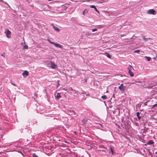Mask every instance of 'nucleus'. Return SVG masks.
I'll list each match as a JSON object with an SVG mask.
<instances>
[{
    "label": "nucleus",
    "mask_w": 157,
    "mask_h": 157,
    "mask_svg": "<svg viewBox=\"0 0 157 157\" xmlns=\"http://www.w3.org/2000/svg\"><path fill=\"white\" fill-rule=\"evenodd\" d=\"M90 7L91 8H94V9H95V8H96L95 6H94V5H91L90 6Z\"/></svg>",
    "instance_id": "4be33fe9"
},
{
    "label": "nucleus",
    "mask_w": 157,
    "mask_h": 157,
    "mask_svg": "<svg viewBox=\"0 0 157 157\" xmlns=\"http://www.w3.org/2000/svg\"><path fill=\"white\" fill-rule=\"evenodd\" d=\"M1 56H2L4 57H5V54H1Z\"/></svg>",
    "instance_id": "c756f323"
},
{
    "label": "nucleus",
    "mask_w": 157,
    "mask_h": 157,
    "mask_svg": "<svg viewBox=\"0 0 157 157\" xmlns=\"http://www.w3.org/2000/svg\"><path fill=\"white\" fill-rule=\"evenodd\" d=\"M84 81L85 82H86L87 81V79L86 78H85L84 79Z\"/></svg>",
    "instance_id": "7c9ffc66"
},
{
    "label": "nucleus",
    "mask_w": 157,
    "mask_h": 157,
    "mask_svg": "<svg viewBox=\"0 0 157 157\" xmlns=\"http://www.w3.org/2000/svg\"><path fill=\"white\" fill-rule=\"evenodd\" d=\"M86 34L87 35H89V33H86Z\"/></svg>",
    "instance_id": "e433bc0d"
},
{
    "label": "nucleus",
    "mask_w": 157,
    "mask_h": 157,
    "mask_svg": "<svg viewBox=\"0 0 157 157\" xmlns=\"http://www.w3.org/2000/svg\"><path fill=\"white\" fill-rule=\"evenodd\" d=\"M87 120V119L86 118H85L82 121V122L83 123V124H85Z\"/></svg>",
    "instance_id": "9b49d317"
},
{
    "label": "nucleus",
    "mask_w": 157,
    "mask_h": 157,
    "mask_svg": "<svg viewBox=\"0 0 157 157\" xmlns=\"http://www.w3.org/2000/svg\"><path fill=\"white\" fill-rule=\"evenodd\" d=\"M71 113H74V115H75L76 114H75V112L73 110H72V111H71Z\"/></svg>",
    "instance_id": "2f4dec72"
},
{
    "label": "nucleus",
    "mask_w": 157,
    "mask_h": 157,
    "mask_svg": "<svg viewBox=\"0 0 157 157\" xmlns=\"http://www.w3.org/2000/svg\"><path fill=\"white\" fill-rule=\"evenodd\" d=\"M137 116L138 117V119L140 120L141 118V117L140 116V113L139 112H137L136 113Z\"/></svg>",
    "instance_id": "f8f14e48"
},
{
    "label": "nucleus",
    "mask_w": 157,
    "mask_h": 157,
    "mask_svg": "<svg viewBox=\"0 0 157 157\" xmlns=\"http://www.w3.org/2000/svg\"><path fill=\"white\" fill-rule=\"evenodd\" d=\"M140 106H141V105H140L139 104H138L136 106V108H137V107H140Z\"/></svg>",
    "instance_id": "a878e982"
},
{
    "label": "nucleus",
    "mask_w": 157,
    "mask_h": 157,
    "mask_svg": "<svg viewBox=\"0 0 157 157\" xmlns=\"http://www.w3.org/2000/svg\"><path fill=\"white\" fill-rule=\"evenodd\" d=\"M49 1H52V0H48Z\"/></svg>",
    "instance_id": "ea45409f"
},
{
    "label": "nucleus",
    "mask_w": 157,
    "mask_h": 157,
    "mask_svg": "<svg viewBox=\"0 0 157 157\" xmlns=\"http://www.w3.org/2000/svg\"><path fill=\"white\" fill-rule=\"evenodd\" d=\"M145 57L148 61H149L151 60V58L149 57L145 56Z\"/></svg>",
    "instance_id": "4468645a"
},
{
    "label": "nucleus",
    "mask_w": 157,
    "mask_h": 157,
    "mask_svg": "<svg viewBox=\"0 0 157 157\" xmlns=\"http://www.w3.org/2000/svg\"><path fill=\"white\" fill-rule=\"evenodd\" d=\"M59 80H58L57 81V85L56 86V87L57 88H58V87L59 86Z\"/></svg>",
    "instance_id": "6ab92c4d"
},
{
    "label": "nucleus",
    "mask_w": 157,
    "mask_h": 157,
    "mask_svg": "<svg viewBox=\"0 0 157 157\" xmlns=\"http://www.w3.org/2000/svg\"><path fill=\"white\" fill-rule=\"evenodd\" d=\"M63 90H65V91H68L67 89H66L65 88H63Z\"/></svg>",
    "instance_id": "473e14b6"
},
{
    "label": "nucleus",
    "mask_w": 157,
    "mask_h": 157,
    "mask_svg": "<svg viewBox=\"0 0 157 157\" xmlns=\"http://www.w3.org/2000/svg\"><path fill=\"white\" fill-rule=\"evenodd\" d=\"M5 33H6V36L7 38H11V32L8 29L6 30Z\"/></svg>",
    "instance_id": "7ed1b4c3"
},
{
    "label": "nucleus",
    "mask_w": 157,
    "mask_h": 157,
    "mask_svg": "<svg viewBox=\"0 0 157 157\" xmlns=\"http://www.w3.org/2000/svg\"><path fill=\"white\" fill-rule=\"evenodd\" d=\"M50 67L53 69H55L57 68V66L56 65L54 64L53 62H51Z\"/></svg>",
    "instance_id": "39448f33"
},
{
    "label": "nucleus",
    "mask_w": 157,
    "mask_h": 157,
    "mask_svg": "<svg viewBox=\"0 0 157 157\" xmlns=\"http://www.w3.org/2000/svg\"><path fill=\"white\" fill-rule=\"evenodd\" d=\"M140 52V50H136V51H134V53H139Z\"/></svg>",
    "instance_id": "b1692460"
},
{
    "label": "nucleus",
    "mask_w": 157,
    "mask_h": 157,
    "mask_svg": "<svg viewBox=\"0 0 157 157\" xmlns=\"http://www.w3.org/2000/svg\"><path fill=\"white\" fill-rule=\"evenodd\" d=\"M88 12V10L86 9H85L83 12L82 14L84 15H85V13H87Z\"/></svg>",
    "instance_id": "ddd939ff"
},
{
    "label": "nucleus",
    "mask_w": 157,
    "mask_h": 157,
    "mask_svg": "<svg viewBox=\"0 0 157 157\" xmlns=\"http://www.w3.org/2000/svg\"><path fill=\"white\" fill-rule=\"evenodd\" d=\"M139 82L141 83V82Z\"/></svg>",
    "instance_id": "a19ab883"
},
{
    "label": "nucleus",
    "mask_w": 157,
    "mask_h": 157,
    "mask_svg": "<svg viewBox=\"0 0 157 157\" xmlns=\"http://www.w3.org/2000/svg\"><path fill=\"white\" fill-rule=\"evenodd\" d=\"M55 97L57 99H59V98H60L61 97V96L60 95V93H58L57 94V95L55 96Z\"/></svg>",
    "instance_id": "9d476101"
},
{
    "label": "nucleus",
    "mask_w": 157,
    "mask_h": 157,
    "mask_svg": "<svg viewBox=\"0 0 157 157\" xmlns=\"http://www.w3.org/2000/svg\"><path fill=\"white\" fill-rule=\"evenodd\" d=\"M97 29H92V31L93 32H94L97 31Z\"/></svg>",
    "instance_id": "393cba45"
},
{
    "label": "nucleus",
    "mask_w": 157,
    "mask_h": 157,
    "mask_svg": "<svg viewBox=\"0 0 157 157\" xmlns=\"http://www.w3.org/2000/svg\"><path fill=\"white\" fill-rule=\"evenodd\" d=\"M28 47L27 45H25L24 46V48L25 49H28Z\"/></svg>",
    "instance_id": "412c9836"
},
{
    "label": "nucleus",
    "mask_w": 157,
    "mask_h": 157,
    "mask_svg": "<svg viewBox=\"0 0 157 157\" xmlns=\"http://www.w3.org/2000/svg\"><path fill=\"white\" fill-rule=\"evenodd\" d=\"M54 45L57 47H59L61 48H62L63 46L59 44L55 43Z\"/></svg>",
    "instance_id": "0eeeda50"
},
{
    "label": "nucleus",
    "mask_w": 157,
    "mask_h": 157,
    "mask_svg": "<svg viewBox=\"0 0 157 157\" xmlns=\"http://www.w3.org/2000/svg\"><path fill=\"white\" fill-rule=\"evenodd\" d=\"M22 75L24 77L26 78L29 75V72L27 71H25L22 73Z\"/></svg>",
    "instance_id": "423d86ee"
},
{
    "label": "nucleus",
    "mask_w": 157,
    "mask_h": 157,
    "mask_svg": "<svg viewBox=\"0 0 157 157\" xmlns=\"http://www.w3.org/2000/svg\"><path fill=\"white\" fill-rule=\"evenodd\" d=\"M155 154H157V151L155 152Z\"/></svg>",
    "instance_id": "4c0bfd02"
},
{
    "label": "nucleus",
    "mask_w": 157,
    "mask_h": 157,
    "mask_svg": "<svg viewBox=\"0 0 157 157\" xmlns=\"http://www.w3.org/2000/svg\"><path fill=\"white\" fill-rule=\"evenodd\" d=\"M94 10H95L97 11L98 13H99V11L97 10L96 8V7Z\"/></svg>",
    "instance_id": "c85d7f7f"
},
{
    "label": "nucleus",
    "mask_w": 157,
    "mask_h": 157,
    "mask_svg": "<svg viewBox=\"0 0 157 157\" xmlns=\"http://www.w3.org/2000/svg\"><path fill=\"white\" fill-rule=\"evenodd\" d=\"M33 157H37L38 156L35 154V153H34L33 155Z\"/></svg>",
    "instance_id": "bb28decb"
},
{
    "label": "nucleus",
    "mask_w": 157,
    "mask_h": 157,
    "mask_svg": "<svg viewBox=\"0 0 157 157\" xmlns=\"http://www.w3.org/2000/svg\"><path fill=\"white\" fill-rule=\"evenodd\" d=\"M147 13L148 14L155 15L156 13V11L153 9L149 10L147 11Z\"/></svg>",
    "instance_id": "f257e3e1"
},
{
    "label": "nucleus",
    "mask_w": 157,
    "mask_h": 157,
    "mask_svg": "<svg viewBox=\"0 0 157 157\" xmlns=\"http://www.w3.org/2000/svg\"><path fill=\"white\" fill-rule=\"evenodd\" d=\"M110 150H111V152L112 154L113 155L114 154V152L113 151V149L112 147H111L110 148Z\"/></svg>",
    "instance_id": "2eb2a0df"
},
{
    "label": "nucleus",
    "mask_w": 157,
    "mask_h": 157,
    "mask_svg": "<svg viewBox=\"0 0 157 157\" xmlns=\"http://www.w3.org/2000/svg\"><path fill=\"white\" fill-rule=\"evenodd\" d=\"M121 36L122 37V36H123V35H121Z\"/></svg>",
    "instance_id": "58836bf2"
},
{
    "label": "nucleus",
    "mask_w": 157,
    "mask_h": 157,
    "mask_svg": "<svg viewBox=\"0 0 157 157\" xmlns=\"http://www.w3.org/2000/svg\"><path fill=\"white\" fill-rule=\"evenodd\" d=\"M105 53L107 54V56L109 58H111V56L110 55V54L109 53Z\"/></svg>",
    "instance_id": "f3484780"
},
{
    "label": "nucleus",
    "mask_w": 157,
    "mask_h": 157,
    "mask_svg": "<svg viewBox=\"0 0 157 157\" xmlns=\"http://www.w3.org/2000/svg\"><path fill=\"white\" fill-rule=\"evenodd\" d=\"M48 41L50 43L52 44H54L55 43L53 42H52L51 41H50L49 40H48Z\"/></svg>",
    "instance_id": "aec40b11"
},
{
    "label": "nucleus",
    "mask_w": 157,
    "mask_h": 157,
    "mask_svg": "<svg viewBox=\"0 0 157 157\" xmlns=\"http://www.w3.org/2000/svg\"><path fill=\"white\" fill-rule=\"evenodd\" d=\"M74 133L75 134H76V131H74Z\"/></svg>",
    "instance_id": "c9c22d12"
},
{
    "label": "nucleus",
    "mask_w": 157,
    "mask_h": 157,
    "mask_svg": "<svg viewBox=\"0 0 157 157\" xmlns=\"http://www.w3.org/2000/svg\"><path fill=\"white\" fill-rule=\"evenodd\" d=\"M101 98L103 99H106L107 98V97L105 95H104L101 97Z\"/></svg>",
    "instance_id": "dca6fc26"
},
{
    "label": "nucleus",
    "mask_w": 157,
    "mask_h": 157,
    "mask_svg": "<svg viewBox=\"0 0 157 157\" xmlns=\"http://www.w3.org/2000/svg\"><path fill=\"white\" fill-rule=\"evenodd\" d=\"M67 90H68L67 92H69V90L72 91L73 90V89L72 88V87H69V88H68V89H67Z\"/></svg>",
    "instance_id": "a211bd4d"
},
{
    "label": "nucleus",
    "mask_w": 157,
    "mask_h": 157,
    "mask_svg": "<svg viewBox=\"0 0 157 157\" xmlns=\"http://www.w3.org/2000/svg\"><path fill=\"white\" fill-rule=\"evenodd\" d=\"M132 68H133L130 65L128 68V72L130 76L132 77H133L134 75V74L131 71V70Z\"/></svg>",
    "instance_id": "f03ea898"
},
{
    "label": "nucleus",
    "mask_w": 157,
    "mask_h": 157,
    "mask_svg": "<svg viewBox=\"0 0 157 157\" xmlns=\"http://www.w3.org/2000/svg\"><path fill=\"white\" fill-rule=\"evenodd\" d=\"M155 107H157V104H155L154 105L152 106L151 108L153 109V108Z\"/></svg>",
    "instance_id": "5701e85b"
},
{
    "label": "nucleus",
    "mask_w": 157,
    "mask_h": 157,
    "mask_svg": "<svg viewBox=\"0 0 157 157\" xmlns=\"http://www.w3.org/2000/svg\"><path fill=\"white\" fill-rule=\"evenodd\" d=\"M14 86H16V85L15 84H14L13 83H11Z\"/></svg>",
    "instance_id": "f704fd0d"
},
{
    "label": "nucleus",
    "mask_w": 157,
    "mask_h": 157,
    "mask_svg": "<svg viewBox=\"0 0 157 157\" xmlns=\"http://www.w3.org/2000/svg\"><path fill=\"white\" fill-rule=\"evenodd\" d=\"M1 1L2 2H4V3H5V4H7V3L6 2H4L3 1V0H1Z\"/></svg>",
    "instance_id": "72a5a7b5"
},
{
    "label": "nucleus",
    "mask_w": 157,
    "mask_h": 157,
    "mask_svg": "<svg viewBox=\"0 0 157 157\" xmlns=\"http://www.w3.org/2000/svg\"><path fill=\"white\" fill-rule=\"evenodd\" d=\"M153 143V142L152 141H149V144H151Z\"/></svg>",
    "instance_id": "cd10ccee"
},
{
    "label": "nucleus",
    "mask_w": 157,
    "mask_h": 157,
    "mask_svg": "<svg viewBox=\"0 0 157 157\" xmlns=\"http://www.w3.org/2000/svg\"><path fill=\"white\" fill-rule=\"evenodd\" d=\"M52 25H53V29L57 32H59L60 31V29L57 27L54 26L53 24Z\"/></svg>",
    "instance_id": "6e6552de"
},
{
    "label": "nucleus",
    "mask_w": 157,
    "mask_h": 157,
    "mask_svg": "<svg viewBox=\"0 0 157 157\" xmlns=\"http://www.w3.org/2000/svg\"><path fill=\"white\" fill-rule=\"evenodd\" d=\"M142 38L143 39V40L145 42L147 41L148 40L151 39L150 38H147L145 37L144 36H142Z\"/></svg>",
    "instance_id": "1a4fd4ad"
},
{
    "label": "nucleus",
    "mask_w": 157,
    "mask_h": 157,
    "mask_svg": "<svg viewBox=\"0 0 157 157\" xmlns=\"http://www.w3.org/2000/svg\"><path fill=\"white\" fill-rule=\"evenodd\" d=\"M125 87H126L124 86L123 84L122 83L119 86L118 88L121 91L124 92L125 90Z\"/></svg>",
    "instance_id": "20e7f679"
}]
</instances>
